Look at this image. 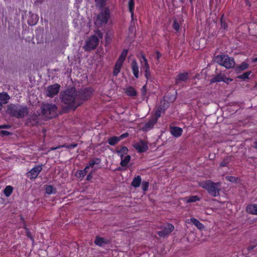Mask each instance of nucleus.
I'll list each match as a JSON object with an SVG mask.
<instances>
[{
	"mask_svg": "<svg viewBox=\"0 0 257 257\" xmlns=\"http://www.w3.org/2000/svg\"><path fill=\"white\" fill-rule=\"evenodd\" d=\"M13 188L11 186H7L4 190V193L6 197H9L12 193Z\"/></svg>",
	"mask_w": 257,
	"mask_h": 257,
	"instance_id": "32",
	"label": "nucleus"
},
{
	"mask_svg": "<svg viewBox=\"0 0 257 257\" xmlns=\"http://www.w3.org/2000/svg\"><path fill=\"white\" fill-rule=\"evenodd\" d=\"M142 69L143 71L145 72V76L147 78V80H150L151 79V75L150 70V66L149 64L147 65H143L142 66Z\"/></svg>",
	"mask_w": 257,
	"mask_h": 257,
	"instance_id": "22",
	"label": "nucleus"
},
{
	"mask_svg": "<svg viewBox=\"0 0 257 257\" xmlns=\"http://www.w3.org/2000/svg\"><path fill=\"white\" fill-rule=\"evenodd\" d=\"M120 141L118 137H113L108 139V143L111 146H114Z\"/></svg>",
	"mask_w": 257,
	"mask_h": 257,
	"instance_id": "30",
	"label": "nucleus"
},
{
	"mask_svg": "<svg viewBox=\"0 0 257 257\" xmlns=\"http://www.w3.org/2000/svg\"><path fill=\"white\" fill-rule=\"evenodd\" d=\"M190 3H192L193 0H189Z\"/></svg>",
	"mask_w": 257,
	"mask_h": 257,
	"instance_id": "61",
	"label": "nucleus"
},
{
	"mask_svg": "<svg viewBox=\"0 0 257 257\" xmlns=\"http://www.w3.org/2000/svg\"><path fill=\"white\" fill-rule=\"evenodd\" d=\"M191 222L193 223L198 228L201 229L204 228L203 224L201 223L198 220L195 218H191L190 219Z\"/></svg>",
	"mask_w": 257,
	"mask_h": 257,
	"instance_id": "29",
	"label": "nucleus"
},
{
	"mask_svg": "<svg viewBox=\"0 0 257 257\" xmlns=\"http://www.w3.org/2000/svg\"><path fill=\"white\" fill-rule=\"evenodd\" d=\"M248 64L247 63L243 62L240 65L236 67L235 71L236 72H239L240 71H242L247 69L248 68Z\"/></svg>",
	"mask_w": 257,
	"mask_h": 257,
	"instance_id": "27",
	"label": "nucleus"
},
{
	"mask_svg": "<svg viewBox=\"0 0 257 257\" xmlns=\"http://www.w3.org/2000/svg\"><path fill=\"white\" fill-rule=\"evenodd\" d=\"M28 23H29V24L30 25L33 26V25H34L36 23V22H35V23H33V22H32V23H31V22H30V21H29V20H28Z\"/></svg>",
	"mask_w": 257,
	"mask_h": 257,
	"instance_id": "58",
	"label": "nucleus"
},
{
	"mask_svg": "<svg viewBox=\"0 0 257 257\" xmlns=\"http://www.w3.org/2000/svg\"><path fill=\"white\" fill-rule=\"evenodd\" d=\"M123 62L120 61L119 60H117L116 62L115 63V64L114 65L113 74L114 76H117V74L119 73V72L120 71Z\"/></svg>",
	"mask_w": 257,
	"mask_h": 257,
	"instance_id": "21",
	"label": "nucleus"
},
{
	"mask_svg": "<svg viewBox=\"0 0 257 257\" xmlns=\"http://www.w3.org/2000/svg\"><path fill=\"white\" fill-rule=\"evenodd\" d=\"M216 62L226 69L233 68L235 65L234 59L227 55H217L215 57Z\"/></svg>",
	"mask_w": 257,
	"mask_h": 257,
	"instance_id": "5",
	"label": "nucleus"
},
{
	"mask_svg": "<svg viewBox=\"0 0 257 257\" xmlns=\"http://www.w3.org/2000/svg\"><path fill=\"white\" fill-rule=\"evenodd\" d=\"M125 93L127 94V95L130 96H135L137 95V93L136 91V90L132 86L127 87L125 89Z\"/></svg>",
	"mask_w": 257,
	"mask_h": 257,
	"instance_id": "26",
	"label": "nucleus"
},
{
	"mask_svg": "<svg viewBox=\"0 0 257 257\" xmlns=\"http://www.w3.org/2000/svg\"><path fill=\"white\" fill-rule=\"evenodd\" d=\"M89 169L87 165L83 170H79L76 173V176L79 178H83L86 175Z\"/></svg>",
	"mask_w": 257,
	"mask_h": 257,
	"instance_id": "23",
	"label": "nucleus"
},
{
	"mask_svg": "<svg viewBox=\"0 0 257 257\" xmlns=\"http://www.w3.org/2000/svg\"><path fill=\"white\" fill-rule=\"evenodd\" d=\"M92 173L91 172L86 177L87 180H90L92 178Z\"/></svg>",
	"mask_w": 257,
	"mask_h": 257,
	"instance_id": "52",
	"label": "nucleus"
},
{
	"mask_svg": "<svg viewBox=\"0 0 257 257\" xmlns=\"http://www.w3.org/2000/svg\"><path fill=\"white\" fill-rule=\"evenodd\" d=\"M149 183L148 182L144 181L142 184V189L144 191H146L148 190Z\"/></svg>",
	"mask_w": 257,
	"mask_h": 257,
	"instance_id": "43",
	"label": "nucleus"
},
{
	"mask_svg": "<svg viewBox=\"0 0 257 257\" xmlns=\"http://www.w3.org/2000/svg\"><path fill=\"white\" fill-rule=\"evenodd\" d=\"M127 50L126 49L123 50L122 51V52H121V55L119 57L118 60L123 62L125 60V59L127 55Z\"/></svg>",
	"mask_w": 257,
	"mask_h": 257,
	"instance_id": "38",
	"label": "nucleus"
},
{
	"mask_svg": "<svg viewBox=\"0 0 257 257\" xmlns=\"http://www.w3.org/2000/svg\"><path fill=\"white\" fill-rule=\"evenodd\" d=\"M131 159V156L130 155H127L124 157V158L121 160L120 165L122 167H125L127 165Z\"/></svg>",
	"mask_w": 257,
	"mask_h": 257,
	"instance_id": "33",
	"label": "nucleus"
},
{
	"mask_svg": "<svg viewBox=\"0 0 257 257\" xmlns=\"http://www.w3.org/2000/svg\"><path fill=\"white\" fill-rule=\"evenodd\" d=\"M133 147L139 152H145L148 149V146L146 142L141 140L139 142L135 143L133 144Z\"/></svg>",
	"mask_w": 257,
	"mask_h": 257,
	"instance_id": "11",
	"label": "nucleus"
},
{
	"mask_svg": "<svg viewBox=\"0 0 257 257\" xmlns=\"http://www.w3.org/2000/svg\"><path fill=\"white\" fill-rule=\"evenodd\" d=\"M63 148V145H59L56 147H52V148H51L49 150V151H52V150H57V149H60V148Z\"/></svg>",
	"mask_w": 257,
	"mask_h": 257,
	"instance_id": "51",
	"label": "nucleus"
},
{
	"mask_svg": "<svg viewBox=\"0 0 257 257\" xmlns=\"http://www.w3.org/2000/svg\"><path fill=\"white\" fill-rule=\"evenodd\" d=\"M146 90H147V88H146V84L143 87V88L142 89V93L143 95H145Z\"/></svg>",
	"mask_w": 257,
	"mask_h": 257,
	"instance_id": "53",
	"label": "nucleus"
},
{
	"mask_svg": "<svg viewBox=\"0 0 257 257\" xmlns=\"http://www.w3.org/2000/svg\"><path fill=\"white\" fill-rule=\"evenodd\" d=\"M6 112L11 116L21 118L26 116L29 113V110L26 106H22L18 104H10L7 105Z\"/></svg>",
	"mask_w": 257,
	"mask_h": 257,
	"instance_id": "2",
	"label": "nucleus"
},
{
	"mask_svg": "<svg viewBox=\"0 0 257 257\" xmlns=\"http://www.w3.org/2000/svg\"><path fill=\"white\" fill-rule=\"evenodd\" d=\"M189 79L187 72L180 73L177 75L175 78V84L179 86H183L184 83Z\"/></svg>",
	"mask_w": 257,
	"mask_h": 257,
	"instance_id": "10",
	"label": "nucleus"
},
{
	"mask_svg": "<svg viewBox=\"0 0 257 257\" xmlns=\"http://www.w3.org/2000/svg\"><path fill=\"white\" fill-rule=\"evenodd\" d=\"M60 85L57 83L49 85L46 88V95L50 97H53L59 92Z\"/></svg>",
	"mask_w": 257,
	"mask_h": 257,
	"instance_id": "8",
	"label": "nucleus"
},
{
	"mask_svg": "<svg viewBox=\"0 0 257 257\" xmlns=\"http://www.w3.org/2000/svg\"><path fill=\"white\" fill-rule=\"evenodd\" d=\"M42 170V166L38 165L32 169L28 173L31 179H35Z\"/></svg>",
	"mask_w": 257,
	"mask_h": 257,
	"instance_id": "12",
	"label": "nucleus"
},
{
	"mask_svg": "<svg viewBox=\"0 0 257 257\" xmlns=\"http://www.w3.org/2000/svg\"><path fill=\"white\" fill-rule=\"evenodd\" d=\"M0 127H1V128H10V126L8 125H1Z\"/></svg>",
	"mask_w": 257,
	"mask_h": 257,
	"instance_id": "54",
	"label": "nucleus"
},
{
	"mask_svg": "<svg viewBox=\"0 0 257 257\" xmlns=\"http://www.w3.org/2000/svg\"><path fill=\"white\" fill-rule=\"evenodd\" d=\"M251 71H247L246 72L243 73L242 74L240 75L237 77V78L242 79V80H245L247 79H248V76L250 74Z\"/></svg>",
	"mask_w": 257,
	"mask_h": 257,
	"instance_id": "39",
	"label": "nucleus"
},
{
	"mask_svg": "<svg viewBox=\"0 0 257 257\" xmlns=\"http://www.w3.org/2000/svg\"><path fill=\"white\" fill-rule=\"evenodd\" d=\"M246 211L251 214L257 215V204L248 205L246 208Z\"/></svg>",
	"mask_w": 257,
	"mask_h": 257,
	"instance_id": "17",
	"label": "nucleus"
},
{
	"mask_svg": "<svg viewBox=\"0 0 257 257\" xmlns=\"http://www.w3.org/2000/svg\"><path fill=\"white\" fill-rule=\"evenodd\" d=\"M224 78L225 75L220 73L211 79L210 83H212L217 82L223 81L225 83H228V82L224 79Z\"/></svg>",
	"mask_w": 257,
	"mask_h": 257,
	"instance_id": "16",
	"label": "nucleus"
},
{
	"mask_svg": "<svg viewBox=\"0 0 257 257\" xmlns=\"http://www.w3.org/2000/svg\"><path fill=\"white\" fill-rule=\"evenodd\" d=\"M118 155H119L121 158V160H122L124 157V155L123 154H118Z\"/></svg>",
	"mask_w": 257,
	"mask_h": 257,
	"instance_id": "57",
	"label": "nucleus"
},
{
	"mask_svg": "<svg viewBox=\"0 0 257 257\" xmlns=\"http://www.w3.org/2000/svg\"><path fill=\"white\" fill-rule=\"evenodd\" d=\"M226 81H227L228 82V83L229 82H231L232 81V79H230V78H226L225 76V78H224Z\"/></svg>",
	"mask_w": 257,
	"mask_h": 257,
	"instance_id": "56",
	"label": "nucleus"
},
{
	"mask_svg": "<svg viewBox=\"0 0 257 257\" xmlns=\"http://www.w3.org/2000/svg\"><path fill=\"white\" fill-rule=\"evenodd\" d=\"M132 68L134 76L136 78H138L139 77V70L137 62L135 60L132 61Z\"/></svg>",
	"mask_w": 257,
	"mask_h": 257,
	"instance_id": "19",
	"label": "nucleus"
},
{
	"mask_svg": "<svg viewBox=\"0 0 257 257\" xmlns=\"http://www.w3.org/2000/svg\"><path fill=\"white\" fill-rule=\"evenodd\" d=\"M231 161V157L230 156H226L225 157L223 160L221 162L220 164V166L222 167H226L230 163Z\"/></svg>",
	"mask_w": 257,
	"mask_h": 257,
	"instance_id": "31",
	"label": "nucleus"
},
{
	"mask_svg": "<svg viewBox=\"0 0 257 257\" xmlns=\"http://www.w3.org/2000/svg\"><path fill=\"white\" fill-rule=\"evenodd\" d=\"M158 120V118L156 117H153L149 120V121L147 122L145 125V129L146 131H147L151 128H152L154 124L157 122Z\"/></svg>",
	"mask_w": 257,
	"mask_h": 257,
	"instance_id": "20",
	"label": "nucleus"
},
{
	"mask_svg": "<svg viewBox=\"0 0 257 257\" xmlns=\"http://www.w3.org/2000/svg\"><path fill=\"white\" fill-rule=\"evenodd\" d=\"M102 33L98 31L96 35L91 36L86 41L83 46V49L85 51H90L95 49L98 44L100 39L102 38Z\"/></svg>",
	"mask_w": 257,
	"mask_h": 257,
	"instance_id": "4",
	"label": "nucleus"
},
{
	"mask_svg": "<svg viewBox=\"0 0 257 257\" xmlns=\"http://www.w3.org/2000/svg\"><path fill=\"white\" fill-rule=\"evenodd\" d=\"M166 110V107L164 105L159 106L156 109L155 112V117L157 118L160 117L162 113H164Z\"/></svg>",
	"mask_w": 257,
	"mask_h": 257,
	"instance_id": "25",
	"label": "nucleus"
},
{
	"mask_svg": "<svg viewBox=\"0 0 257 257\" xmlns=\"http://www.w3.org/2000/svg\"><path fill=\"white\" fill-rule=\"evenodd\" d=\"M25 229L26 230V232L27 236L28 238H30L31 239H33V237H32V235L31 234V233L30 230H29V229L27 228V227H25Z\"/></svg>",
	"mask_w": 257,
	"mask_h": 257,
	"instance_id": "46",
	"label": "nucleus"
},
{
	"mask_svg": "<svg viewBox=\"0 0 257 257\" xmlns=\"http://www.w3.org/2000/svg\"><path fill=\"white\" fill-rule=\"evenodd\" d=\"M199 186L206 189L212 196L216 197L219 195L220 184L214 183L211 180H206L199 182Z\"/></svg>",
	"mask_w": 257,
	"mask_h": 257,
	"instance_id": "3",
	"label": "nucleus"
},
{
	"mask_svg": "<svg viewBox=\"0 0 257 257\" xmlns=\"http://www.w3.org/2000/svg\"><path fill=\"white\" fill-rule=\"evenodd\" d=\"M161 56H162L161 53L159 51H157L156 52V59H157L158 63H159L160 62V58L161 57Z\"/></svg>",
	"mask_w": 257,
	"mask_h": 257,
	"instance_id": "50",
	"label": "nucleus"
},
{
	"mask_svg": "<svg viewBox=\"0 0 257 257\" xmlns=\"http://www.w3.org/2000/svg\"><path fill=\"white\" fill-rule=\"evenodd\" d=\"M199 198L197 196H191L186 198V202L188 203L194 202L199 201Z\"/></svg>",
	"mask_w": 257,
	"mask_h": 257,
	"instance_id": "37",
	"label": "nucleus"
},
{
	"mask_svg": "<svg viewBox=\"0 0 257 257\" xmlns=\"http://www.w3.org/2000/svg\"><path fill=\"white\" fill-rule=\"evenodd\" d=\"M94 243L99 246H102L104 244L108 243V241L103 237L96 236Z\"/></svg>",
	"mask_w": 257,
	"mask_h": 257,
	"instance_id": "18",
	"label": "nucleus"
},
{
	"mask_svg": "<svg viewBox=\"0 0 257 257\" xmlns=\"http://www.w3.org/2000/svg\"><path fill=\"white\" fill-rule=\"evenodd\" d=\"M11 134V133L7 131H0V135L2 136H9Z\"/></svg>",
	"mask_w": 257,
	"mask_h": 257,
	"instance_id": "48",
	"label": "nucleus"
},
{
	"mask_svg": "<svg viewBox=\"0 0 257 257\" xmlns=\"http://www.w3.org/2000/svg\"><path fill=\"white\" fill-rule=\"evenodd\" d=\"M128 7L130 12L132 14V16L133 15V11L134 9V1L129 0L128 2Z\"/></svg>",
	"mask_w": 257,
	"mask_h": 257,
	"instance_id": "41",
	"label": "nucleus"
},
{
	"mask_svg": "<svg viewBox=\"0 0 257 257\" xmlns=\"http://www.w3.org/2000/svg\"><path fill=\"white\" fill-rule=\"evenodd\" d=\"M220 24L221 28H223L224 30L227 28V25L224 20V15H222L220 19Z\"/></svg>",
	"mask_w": 257,
	"mask_h": 257,
	"instance_id": "42",
	"label": "nucleus"
},
{
	"mask_svg": "<svg viewBox=\"0 0 257 257\" xmlns=\"http://www.w3.org/2000/svg\"><path fill=\"white\" fill-rule=\"evenodd\" d=\"M170 132L174 137L178 138L181 136L183 130L181 128L178 126H171L170 127Z\"/></svg>",
	"mask_w": 257,
	"mask_h": 257,
	"instance_id": "15",
	"label": "nucleus"
},
{
	"mask_svg": "<svg viewBox=\"0 0 257 257\" xmlns=\"http://www.w3.org/2000/svg\"><path fill=\"white\" fill-rule=\"evenodd\" d=\"M95 5L96 7L102 8L106 3V0H95Z\"/></svg>",
	"mask_w": 257,
	"mask_h": 257,
	"instance_id": "34",
	"label": "nucleus"
},
{
	"mask_svg": "<svg viewBox=\"0 0 257 257\" xmlns=\"http://www.w3.org/2000/svg\"><path fill=\"white\" fill-rule=\"evenodd\" d=\"M39 115L35 113L30 115L27 120V123L32 126L37 125L39 120Z\"/></svg>",
	"mask_w": 257,
	"mask_h": 257,
	"instance_id": "14",
	"label": "nucleus"
},
{
	"mask_svg": "<svg viewBox=\"0 0 257 257\" xmlns=\"http://www.w3.org/2000/svg\"><path fill=\"white\" fill-rule=\"evenodd\" d=\"M173 28H174V29H175L177 31H178L179 30V28H180L179 24L176 20L174 21V23L173 24Z\"/></svg>",
	"mask_w": 257,
	"mask_h": 257,
	"instance_id": "45",
	"label": "nucleus"
},
{
	"mask_svg": "<svg viewBox=\"0 0 257 257\" xmlns=\"http://www.w3.org/2000/svg\"><path fill=\"white\" fill-rule=\"evenodd\" d=\"M142 178L140 176L138 175L134 178L132 182L131 185L134 187L138 188L140 186Z\"/></svg>",
	"mask_w": 257,
	"mask_h": 257,
	"instance_id": "24",
	"label": "nucleus"
},
{
	"mask_svg": "<svg viewBox=\"0 0 257 257\" xmlns=\"http://www.w3.org/2000/svg\"><path fill=\"white\" fill-rule=\"evenodd\" d=\"M252 62H257V57L254 58L253 60H252Z\"/></svg>",
	"mask_w": 257,
	"mask_h": 257,
	"instance_id": "60",
	"label": "nucleus"
},
{
	"mask_svg": "<svg viewBox=\"0 0 257 257\" xmlns=\"http://www.w3.org/2000/svg\"><path fill=\"white\" fill-rule=\"evenodd\" d=\"M255 247L254 245H250L248 247L247 249L249 251L253 249Z\"/></svg>",
	"mask_w": 257,
	"mask_h": 257,
	"instance_id": "55",
	"label": "nucleus"
},
{
	"mask_svg": "<svg viewBox=\"0 0 257 257\" xmlns=\"http://www.w3.org/2000/svg\"><path fill=\"white\" fill-rule=\"evenodd\" d=\"M11 97L7 92L0 93V111L3 108L4 104L8 103Z\"/></svg>",
	"mask_w": 257,
	"mask_h": 257,
	"instance_id": "13",
	"label": "nucleus"
},
{
	"mask_svg": "<svg viewBox=\"0 0 257 257\" xmlns=\"http://www.w3.org/2000/svg\"><path fill=\"white\" fill-rule=\"evenodd\" d=\"M77 143H73L70 145H63V148H66L67 149H72L77 146Z\"/></svg>",
	"mask_w": 257,
	"mask_h": 257,
	"instance_id": "44",
	"label": "nucleus"
},
{
	"mask_svg": "<svg viewBox=\"0 0 257 257\" xmlns=\"http://www.w3.org/2000/svg\"><path fill=\"white\" fill-rule=\"evenodd\" d=\"M110 17V11L109 8H105L102 9L101 11L96 16V19L94 24L97 27H100L102 25L106 24Z\"/></svg>",
	"mask_w": 257,
	"mask_h": 257,
	"instance_id": "6",
	"label": "nucleus"
},
{
	"mask_svg": "<svg viewBox=\"0 0 257 257\" xmlns=\"http://www.w3.org/2000/svg\"><path fill=\"white\" fill-rule=\"evenodd\" d=\"M100 162L101 159L100 158H94L90 160L87 166L89 168L90 167L93 168L94 165H98L100 163Z\"/></svg>",
	"mask_w": 257,
	"mask_h": 257,
	"instance_id": "28",
	"label": "nucleus"
},
{
	"mask_svg": "<svg viewBox=\"0 0 257 257\" xmlns=\"http://www.w3.org/2000/svg\"><path fill=\"white\" fill-rule=\"evenodd\" d=\"M225 179L230 182L235 181V178L233 176H227L225 177Z\"/></svg>",
	"mask_w": 257,
	"mask_h": 257,
	"instance_id": "47",
	"label": "nucleus"
},
{
	"mask_svg": "<svg viewBox=\"0 0 257 257\" xmlns=\"http://www.w3.org/2000/svg\"><path fill=\"white\" fill-rule=\"evenodd\" d=\"M254 147L257 149V141L254 142Z\"/></svg>",
	"mask_w": 257,
	"mask_h": 257,
	"instance_id": "59",
	"label": "nucleus"
},
{
	"mask_svg": "<svg viewBox=\"0 0 257 257\" xmlns=\"http://www.w3.org/2000/svg\"><path fill=\"white\" fill-rule=\"evenodd\" d=\"M139 58L140 59L142 66H143V65H147L149 64L146 57L143 54L141 53L140 56L139 57Z\"/></svg>",
	"mask_w": 257,
	"mask_h": 257,
	"instance_id": "35",
	"label": "nucleus"
},
{
	"mask_svg": "<svg viewBox=\"0 0 257 257\" xmlns=\"http://www.w3.org/2000/svg\"><path fill=\"white\" fill-rule=\"evenodd\" d=\"M91 93L90 90L88 88L77 91L74 87H71L61 92L60 99L66 105L67 108L75 110L83 101L90 97Z\"/></svg>",
	"mask_w": 257,
	"mask_h": 257,
	"instance_id": "1",
	"label": "nucleus"
},
{
	"mask_svg": "<svg viewBox=\"0 0 257 257\" xmlns=\"http://www.w3.org/2000/svg\"><path fill=\"white\" fill-rule=\"evenodd\" d=\"M174 229L172 224L167 223L162 227V230L158 232V234L163 237L168 236Z\"/></svg>",
	"mask_w": 257,
	"mask_h": 257,
	"instance_id": "9",
	"label": "nucleus"
},
{
	"mask_svg": "<svg viewBox=\"0 0 257 257\" xmlns=\"http://www.w3.org/2000/svg\"><path fill=\"white\" fill-rule=\"evenodd\" d=\"M46 192L48 194H55L56 192V189L52 185H48L46 188Z\"/></svg>",
	"mask_w": 257,
	"mask_h": 257,
	"instance_id": "36",
	"label": "nucleus"
},
{
	"mask_svg": "<svg viewBox=\"0 0 257 257\" xmlns=\"http://www.w3.org/2000/svg\"><path fill=\"white\" fill-rule=\"evenodd\" d=\"M129 134L127 133H125L122 135H121L119 137H118L119 140L120 141L122 139H123L128 136Z\"/></svg>",
	"mask_w": 257,
	"mask_h": 257,
	"instance_id": "49",
	"label": "nucleus"
},
{
	"mask_svg": "<svg viewBox=\"0 0 257 257\" xmlns=\"http://www.w3.org/2000/svg\"><path fill=\"white\" fill-rule=\"evenodd\" d=\"M127 152H128V149L126 147H122L120 150H116V153L117 154H122L123 155H126V154H127Z\"/></svg>",
	"mask_w": 257,
	"mask_h": 257,
	"instance_id": "40",
	"label": "nucleus"
},
{
	"mask_svg": "<svg viewBox=\"0 0 257 257\" xmlns=\"http://www.w3.org/2000/svg\"><path fill=\"white\" fill-rule=\"evenodd\" d=\"M57 106L54 104H45L41 107L42 114L48 118H52L56 115Z\"/></svg>",
	"mask_w": 257,
	"mask_h": 257,
	"instance_id": "7",
	"label": "nucleus"
}]
</instances>
